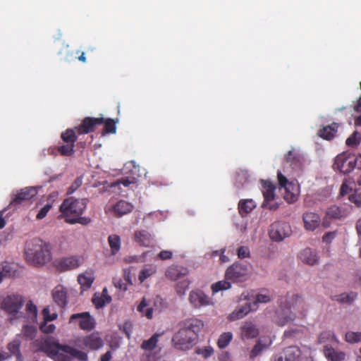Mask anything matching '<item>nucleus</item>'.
Wrapping results in <instances>:
<instances>
[{
	"label": "nucleus",
	"mask_w": 361,
	"mask_h": 361,
	"mask_svg": "<svg viewBox=\"0 0 361 361\" xmlns=\"http://www.w3.org/2000/svg\"><path fill=\"white\" fill-rule=\"evenodd\" d=\"M25 302L24 297L19 294H11L5 297L0 304V308L13 318L17 319L20 310Z\"/></svg>",
	"instance_id": "nucleus-6"
},
{
	"label": "nucleus",
	"mask_w": 361,
	"mask_h": 361,
	"mask_svg": "<svg viewBox=\"0 0 361 361\" xmlns=\"http://www.w3.org/2000/svg\"><path fill=\"white\" fill-rule=\"evenodd\" d=\"M87 202V199L68 197L64 200L59 208L61 213L59 217H64L65 221L68 223V219L81 216L86 209Z\"/></svg>",
	"instance_id": "nucleus-4"
},
{
	"label": "nucleus",
	"mask_w": 361,
	"mask_h": 361,
	"mask_svg": "<svg viewBox=\"0 0 361 361\" xmlns=\"http://www.w3.org/2000/svg\"><path fill=\"white\" fill-rule=\"evenodd\" d=\"M357 298V293L354 292L343 293L340 295H334L331 299L340 303L351 304Z\"/></svg>",
	"instance_id": "nucleus-33"
},
{
	"label": "nucleus",
	"mask_w": 361,
	"mask_h": 361,
	"mask_svg": "<svg viewBox=\"0 0 361 361\" xmlns=\"http://www.w3.org/2000/svg\"><path fill=\"white\" fill-rule=\"evenodd\" d=\"M20 345L21 341L18 338H16L13 339L11 342H10L8 345L7 348L11 353V354L16 356V360L18 361H22L23 360V356L20 353Z\"/></svg>",
	"instance_id": "nucleus-31"
},
{
	"label": "nucleus",
	"mask_w": 361,
	"mask_h": 361,
	"mask_svg": "<svg viewBox=\"0 0 361 361\" xmlns=\"http://www.w3.org/2000/svg\"><path fill=\"white\" fill-rule=\"evenodd\" d=\"M37 194V189L35 187H27L21 189L13 197L9 204V207H16L22 204L25 201H27L33 198Z\"/></svg>",
	"instance_id": "nucleus-12"
},
{
	"label": "nucleus",
	"mask_w": 361,
	"mask_h": 361,
	"mask_svg": "<svg viewBox=\"0 0 361 361\" xmlns=\"http://www.w3.org/2000/svg\"><path fill=\"white\" fill-rule=\"evenodd\" d=\"M159 335L155 334L148 340L144 341L141 345V348L145 350H154L158 342Z\"/></svg>",
	"instance_id": "nucleus-42"
},
{
	"label": "nucleus",
	"mask_w": 361,
	"mask_h": 361,
	"mask_svg": "<svg viewBox=\"0 0 361 361\" xmlns=\"http://www.w3.org/2000/svg\"><path fill=\"white\" fill-rule=\"evenodd\" d=\"M349 200L351 202H353L356 206H361V192H358V190H356L354 194H352L349 196Z\"/></svg>",
	"instance_id": "nucleus-59"
},
{
	"label": "nucleus",
	"mask_w": 361,
	"mask_h": 361,
	"mask_svg": "<svg viewBox=\"0 0 361 361\" xmlns=\"http://www.w3.org/2000/svg\"><path fill=\"white\" fill-rule=\"evenodd\" d=\"M42 314L44 318V322H51L57 319L58 314L56 312L52 314L50 313L49 306H47L43 308Z\"/></svg>",
	"instance_id": "nucleus-52"
},
{
	"label": "nucleus",
	"mask_w": 361,
	"mask_h": 361,
	"mask_svg": "<svg viewBox=\"0 0 361 361\" xmlns=\"http://www.w3.org/2000/svg\"><path fill=\"white\" fill-rule=\"evenodd\" d=\"M76 133L77 132L75 128H68L61 133V138L65 143L75 145L77 140Z\"/></svg>",
	"instance_id": "nucleus-35"
},
{
	"label": "nucleus",
	"mask_w": 361,
	"mask_h": 361,
	"mask_svg": "<svg viewBox=\"0 0 361 361\" xmlns=\"http://www.w3.org/2000/svg\"><path fill=\"white\" fill-rule=\"evenodd\" d=\"M355 166H357V158H354L347 152H343L336 156L333 166L335 170L345 174L351 172Z\"/></svg>",
	"instance_id": "nucleus-8"
},
{
	"label": "nucleus",
	"mask_w": 361,
	"mask_h": 361,
	"mask_svg": "<svg viewBox=\"0 0 361 361\" xmlns=\"http://www.w3.org/2000/svg\"><path fill=\"white\" fill-rule=\"evenodd\" d=\"M338 127L336 123H333L331 125L324 126L319 130L317 135L323 139L330 140L335 136Z\"/></svg>",
	"instance_id": "nucleus-29"
},
{
	"label": "nucleus",
	"mask_w": 361,
	"mask_h": 361,
	"mask_svg": "<svg viewBox=\"0 0 361 361\" xmlns=\"http://www.w3.org/2000/svg\"><path fill=\"white\" fill-rule=\"evenodd\" d=\"M277 178L279 180V184L280 186V190L282 188H286L288 185V183H292V182H290L288 180L286 176H284L281 171H278L277 173Z\"/></svg>",
	"instance_id": "nucleus-60"
},
{
	"label": "nucleus",
	"mask_w": 361,
	"mask_h": 361,
	"mask_svg": "<svg viewBox=\"0 0 361 361\" xmlns=\"http://www.w3.org/2000/svg\"><path fill=\"white\" fill-rule=\"evenodd\" d=\"M103 123L104 126V132L105 133H115L116 130V121L111 118H107L106 120L104 119Z\"/></svg>",
	"instance_id": "nucleus-50"
},
{
	"label": "nucleus",
	"mask_w": 361,
	"mask_h": 361,
	"mask_svg": "<svg viewBox=\"0 0 361 361\" xmlns=\"http://www.w3.org/2000/svg\"><path fill=\"white\" fill-rule=\"evenodd\" d=\"M279 304L281 312L277 314L275 322L280 326L293 322L296 317L303 318L306 316L308 306L299 294L281 297Z\"/></svg>",
	"instance_id": "nucleus-1"
},
{
	"label": "nucleus",
	"mask_w": 361,
	"mask_h": 361,
	"mask_svg": "<svg viewBox=\"0 0 361 361\" xmlns=\"http://www.w3.org/2000/svg\"><path fill=\"white\" fill-rule=\"evenodd\" d=\"M67 290L62 285L56 286L52 290L51 295L54 301L60 307H65L68 303Z\"/></svg>",
	"instance_id": "nucleus-19"
},
{
	"label": "nucleus",
	"mask_w": 361,
	"mask_h": 361,
	"mask_svg": "<svg viewBox=\"0 0 361 361\" xmlns=\"http://www.w3.org/2000/svg\"><path fill=\"white\" fill-rule=\"evenodd\" d=\"M26 313L31 321L35 322L37 317V307L32 302V300H29L25 306Z\"/></svg>",
	"instance_id": "nucleus-41"
},
{
	"label": "nucleus",
	"mask_w": 361,
	"mask_h": 361,
	"mask_svg": "<svg viewBox=\"0 0 361 361\" xmlns=\"http://www.w3.org/2000/svg\"><path fill=\"white\" fill-rule=\"evenodd\" d=\"M80 264V260L76 257L62 258L55 262L56 269L60 271L76 269Z\"/></svg>",
	"instance_id": "nucleus-18"
},
{
	"label": "nucleus",
	"mask_w": 361,
	"mask_h": 361,
	"mask_svg": "<svg viewBox=\"0 0 361 361\" xmlns=\"http://www.w3.org/2000/svg\"><path fill=\"white\" fill-rule=\"evenodd\" d=\"M190 283V282L188 279L178 281L176 285V293L180 297L183 296L185 294L186 290L188 289Z\"/></svg>",
	"instance_id": "nucleus-45"
},
{
	"label": "nucleus",
	"mask_w": 361,
	"mask_h": 361,
	"mask_svg": "<svg viewBox=\"0 0 361 361\" xmlns=\"http://www.w3.org/2000/svg\"><path fill=\"white\" fill-rule=\"evenodd\" d=\"M286 160L288 163H290L291 165L296 164L298 161V158L295 157L293 151H289L286 154Z\"/></svg>",
	"instance_id": "nucleus-64"
},
{
	"label": "nucleus",
	"mask_w": 361,
	"mask_h": 361,
	"mask_svg": "<svg viewBox=\"0 0 361 361\" xmlns=\"http://www.w3.org/2000/svg\"><path fill=\"white\" fill-rule=\"evenodd\" d=\"M299 257L302 262L309 265H314L318 262L317 252L309 247L301 251Z\"/></svg>",
	"instance_id": "nucleus-27"
},
{
	"label": "nucleus",
	"mask_w": 361,
	"mask_h": 361,
	"mask_svg": "<svg viewBox=\"0 0 361 361\" xmlns=\"http://www.w3.org/2000/svg\"><path fill=\"white\" fill-rule=\"evenodd\" d=\"M63 352L70 355L80 361H87L88 360L87 354L83 351L79 350L68 345H63Z\"/></svg>",
	"instance_id": "nucleus-30"
},
{
	"label": "nucleus",
	"mask_w": 361,
	"mask_h": 361,
	"mask_svg": "<svg viewBox=\"0 0 361 361\" xmlns=\"http://www.w3.org/2000/svg\"><path fill=\"white\" fill-rule=\"evenodd\" d=\"M81 342L84 347L91 350H97L104 345V341L98 332H93L84 336Z\"/></svg>",
	"instance_id": "nucleus-15"
},
{
	"label": "nucleus",
	"mask_w": 361,
	"mask_h": 361,
	"mask_svg": "<svg viewBox=\"0 0 361 361\" xmlns=\"http://www.w3.org/2000/svg\"><path fill=\"white\" fill-rule=\"evenodd\" d=\"M305 228L313 231L319 227L321 223L320 216L314 212H306L302 216Z\"/></svg>",
	"instance_id": "nucleus-20"
},
{
	"label": "nucleus",
	"mask_w": 361,
	"mask_h": 361,
	"mask_svg": "<svg viewBox=\"0 0 361 361\" xmlns=\"http://www.w3.org/2000/svg\"><path fill=\"white\" fill-rule=\"evenodd\" d=\"M37 328L32 325L25 324L23 326L22 334L26 340H33L37 335Z\"/></svg>",
	"instance_id": "nucleus-39"
},
{
	"label": "nucleus",
	"mask_w": 361,
	"mask_h": 361,
	"mask_svg": "<svg viewBox=\"0 0 361 361\" xmlns=\"http://www.w3.org/2000/svg\"><path fill=\"white\" fill-rule=\"evenodd\" d=\"M252 200H241L238 203V211L242 216H245L255 207Z\"/></svg>",
	"instance_id": "nucleus-32"
},
{
	"label": "nucleus",
	"mask_w": 361,
	"mask_h": 361,
	"mask_svg": "<svg viewBox=\"0 0 361 361\" xmlns=\"http://www.w3.org/2000/svg\"><path fill=\"white\" fill-rule=\"evenodd\" d=\"M292 233L291 227L289 224L283 221L274 222L269 231L270 238L276 242H281L287 237H289Z\"/></svg>",
	"instance_id": "nucleus-9"
},
{
	"label": "nucleus",
	"mask_w": 361,
	"mask_h": 361,
	"mask_svg": "<svg viewBox=\"0 0 361 361\" xmlns=\"http://www.w3.org/2000/svg\"><path fill=\"white\" fill-rule=\"evenodd\" d=\"M228 281L229 280L226 279L212 284L211 287L212 292L215 293L221 290H226L231 288V284Z\"/></svg>",
	"instance_id": "nucleus-43"
},
{
	"label": "nucleus",
	"mask_w": 361,
	"mask_h": 361,
	"mask_svg": "<svg viewBox=\"0 0 361 361\" xmlns=\"http://www.w3.org/2000/svg\"><path fill=\"white\" fill-rule=\"evenodd\" d=\"M91 221V219L87 216H78L74 218L68 219V224H80L82 225H87Z\"/></svg>",
	"instance_id": "nucleus-53"
},
{
	"label": "nucleus",
	"mask_w": 361,
	"mask_h": 361,
	"mask_svg": "<svg viewBox=\"0 0 361 361\" xmlns=\"http://www.w3.org/2000/svg\"><path fill=\"white\" fill-rule=\"evenodd\" d=\"M188 274V270L187 268L177 265H172L168 267L165 275L168 279L172 281H176L181 277L185 276Z\"/></svg>",
	"instance_id": "nucleus-24"
},
{
	"label": "nucleus",
	"mask_w": 361,
	"mask_h": 361,
	"mask_svg": "<svg viewBox=\"0 0 361 361\" xmlns=\"http://www.w3.org/2000/svg\"><path fill=\"white\" fill-rule=\"evenodd\" d=\"M148 304L145 298H143L139 305L137 307V310L142 313V315H145L147 319H152L153 316V309L152 307H147Z\"/></svg>",
	"instance_id": "nucleus-38"
},
{
	"label": "nucleus",
	"mask_w": 361,
	"mask_h": 361,
	"mask_svg": "<svg viewBox=\"0 0 361 361\" xmlns=\"http://www.w3.org/2000/svg\"><path fill=\"white\" fill-rule=\"evenodd\" d=\"M47 322H43L39 326V329L43 333L51 334L55 331L56 326L53 324H47Z\"/></svg>",
	"instance_id": "nucleus-57"
},
{
	"label": "nucleus",
	"mask_w": 361,
	"mask_h": 361,
	"mask_svg": "<svg viewBox=\"0 0 361 361\" xmlns=\"http://www.w3.org/2000/svg\"><path fill=\"white\" fill-rule=\"evenodd\" d=\"M345 340L350 343L361 342V332L348 331L345 334Z\"/></svg>",
	"instance_id": "nucleus-49"
},
{
	"label": "nucleus",
	"mask_w": 361,
	"mask_h": 361,
	"mask_svg": "<svg viewBox=\"0 0 361 361\" xmlns=\"http://www.w3.org/2000/svg\"><path fill=\"white\" fill-rule=\"evenodd\" d=\"M108 242L113 255L116 254L121 248V239L117 235H110L108 237Z\"/></svg>",
	"instance_id": "nucleus-36"
},
{
	"label": "nucleus",
	"mask_w": 361,
	"mask_h": 361,
	"mask_svg": "<svg viewBox=\"0 0 361 361\" xmlns=\"http://www.w3.org/2000/svg\"><path fill=\"white\" fill-rule=\"evenodd\" d=\"M121 330L126 336L128 338H130L133 331V324L130 321H126L123 324L119 326Z\"/></svg>",
	"instance_id": "nucleus-54"
},
{
	"label": "nucleus",
	"mask_w": 361,
	"mask_h": 361,
	"mask_svg": "<svg viewBox=\"0 0 361 361\" xmlns=\"http://www.w3.org/2000/svg\"><path fill=\"white\" fill-rule=\"evenodd\" d=\"M250 273V269L247 264L235 262L227 268L225 279L233 283H241L249 279Z\"/></svg>",
	"instance_id": "nucleus-7"
},
{
	"label": "nucleus",
	"mask_w": 361,
	"mask_h": 361,
	"mask_svg": "<svg viewBox=\"0 0 361 361\" xmlns=\"http://www.w3.org/2000/svg\"><path fill=\"white\" fill-rule=\"evenodd\" d=\"M300 355L301 351L298 346H288L275 356V361H296Z\"/></svg>",
	"instance_id": "nucleus-16"
},
{
	"label": "nucleus",
	"mask_w": 361,
	"mask_h": 361,
	"mask_svg": "<svg viewBox=\"0 0 361 361\" xmlns=\"http://www.w3.org/2000/svg\"><path fill=\"white\" fill-rule=\"evenodd\" d=\"M267 345L262 344L261 341H258L255 345L253 347L252 350L250 352V357L253 359L259 355L265 348H267Z\"/></svg>",
	"instance_id": "nucleus-51"
},
{
	"label": "nucleus",
	"mask_w": 361,
	"mask_h": 361,
	"mask_svg": "<svg viewBox=\"0 0 361 361\" xmlns=\"http://www.w3.org/2000/svg\"><path fill=\"white\" fill-rule=\"evenodd\" d=\"M195 353V354L202 356L204 359H207L214 354V350L212 346H204L196 348Z\"/></svg>",
	"instance_id": "nucleus-44"
},
{
	"label": "nucleus",
	"mask_w": 361,
	"mask_h": 361,
	"mask_svg": "<svg viewBox=\"0 0 361 361\" xmlns=\"http://www.w3.org/2000/svg\"><path fill=\"white\" fill-rule=\"evenodd\" d=\"M51 208V204H45L38 212V214L36 216V218L39 220L44 219L46 215L47 214L48 212Z\"/></svg>",
	"instance_id": "nucleus-61"
},
{
	"label": "nucleus",
	"mask_w": 361,
	"mask_h": 361,
	"mask_svg": "<svg viewBox=\"0 0 361 361\" xmlns=\"http://www.w3.org/2000/svg\"><path fill=\"white\" fill-rule=\"evenodd\" d=\"M348 214V212L346 209L332 205L327 209L323 224L324 226H328L330 223L329 221L341 219L347 216Z\"/></svg>",
	"instance_id": "nucleus-14"
},
{
	"label": "nucleus",
	"mask_w": 361,
	"mask_h": 361,
	"mask_svg": "<svg viewBox=\"0 0 361 361\" xmlns=\"http://www.w3.org/2000/svg\"><path fill=\"white\" fill-rule=\"evenodd\" d=\"M240 333L243 339H250L257 337L259 331L254 323L248 321L240 327Z\"/></svg>",
	"instance_id": "nucleus-21"
},
{
	"label": "nucleus",
	"mask_w": 361,
	"mask_h": 361,
	"mask_svg": "<svg viewBox=\"0 0 361 361\" xmlns=\"http://www.w3.org/2000/svg\"><path fill=\"white\" fill-rule=\"evenodd\" d=\"M134 240L143 247H150L154 243L152 235L145 230L136 231L134 233Z\"/></svg>",
	"instance_id": "nucleus-22"
},
{
	"label": "nucleus",
	"mask_w": 361,
	"mask_h": 361,
	"mask_svg": "<svg viewBox=\"0 0 361 361\" xmlns=\"http://www.w3.org/2000/svg\"><path fill=\"white\" fill-rule=\"evenodd\" d=\"M114 284L116 288L123 291H126L128 289V283L123 282L121 279H114Z\"/></svg>",
	"instance_id": "nucleus-63"
},
{
	"label": "nucleus",
	"mask_w": 361,
	"mask_h": 361,
	"mask_svg": "<svg viewBox=\"0 0 361 361\" xmlns=\"http://www.w3.org/2000/svg\"><path fill=\"white\" fill-rule=\"evenodd\" d=\"M237 255L240 259L250 257V252L249 247L247 246H240L237 250Z\"/></svg>",
	"instance_id": "nucleus-58"
},
{
	"label": "nucleus",
	"mask_w": 361,
	"mask_h": 361,
	"mask_svg": "<svg viewBox=\"0 0 361 361\" xmlns=\"http://www.w3.org/2000/svg\"><path fill=\"white\" fill-rule=\"evenodd\" d=\"M157 271L156 267L154 266H149L147 268L143 269L140 271L138 279L142 283L145 280H146L149 276H152L154 274H155Z\"/></svg>",
	"instance_id": "nucleus-46"
},
{
	"label": "nucleus",
	"mask_w": 361,
	"mask_h": 361,
	"mask_svg": "<svg viewBox=\"0 0 361 361\" xmlns=\"http://www.w3.org/2000/svg\"><path fill=\"white\" fill-rule=\"evenodd\" d=\"M78 320L79 327L84 331H91L94 329L96 321L88 312L73 314L70 317L69 323Z\"/></svg>",
	"instance_id": "nucleus-11"
},
{
	"label": "nucleus",
	"mask_w": 361,
	"mask_h": 361,
	"mask_svg": "<svg viewBox=\"0 0 361 361\" xmlns=\"http://www.w3.org/2000/svg\"><path fill=\"white\" fill-rule=\"evenodd\" d=\"M262 194L264 196V202L262 207L269 210H276L279 208V204L270 203L275 197V185L270 180H262Z\"/></svg>",
	"instance_id": "nucleus-10"
},
{
	"label": "nucleus",
	"mask_w": 361,
	"mask_h": 361,
	"mask_svg": "<svg viewBox=\"0 0 361 361\" xmlns=\"http://www.w3.org/2000/svg\"><path fill=\"white\" fill-rule=\"evenodd\" d=\"M256 310L252 303L246 302L245 305L238 307L230 315L229 319L231 321L238 320L243 318L252 310Z\"/></svg>",
	"instance_id": "nucleus-25"
},
{
	"label": "nucleus",
	"mask_w": 361,
	"mask_h": 361,
	"mask_svg": "<svg viewBox=\"0 0 361 361\" xmlns=\"http://www.w3.org/2000/svg\"><path fill=\"white\" fill-rule=\"evenodd\" d=\"M56 149L59 154L64 157H70L75 152V145L66 143L65 145L58 146Z\"/></svg>",
	"instance_id": "nucleus-40"
},
{
	"label": "nucleus",
	"mask_w": 361,
	"mask_h": 361,
	"mask_svg": "<svg viewBox=\"0 0 361 361\" xmlns=\"http://www.w3.org/2000/svg\"><path fill=\"white\" fill-rule=\"evenodd\" d=\"M103 122V118L85 117L78 126L75 127V129L78 135L87 134L94 132L95 127L102 124Z\"/></svg>",
	"instance_id": "nucleus-13"
},
{
	"label": "nucleus",
	"mask_w": 361,
	"mask_h": 361,
	"mask_svg": "<svg viewBox=\"0 0 361 361\" xmlns=\"http://www.w3.org/2000/svg\"><path fill=\"white\" fill-rule=\"evenodd\" d=\"M271 300V297L267 294L259 293L256 296V300L252 303L254 307L257 308V303H267Z\"/></svg>",
	"instance_id": "nucleus-55"
},
{
	"label": "nucleus",
	"mask_w": 361,
	"mask_h": 361,
	"mask_svg": "<svg viewBox=\"0 0 361 361\" xmlns=\"http://www.w3.org/2000/svg\"><path fill=\"white\" fill-rule=\"evenodd\" d=\"M25 255L26 261L35 267H42L52 259L50 245L39 238L27 242Z\"/></svg>",
	"instance_id": "nucleus-3"
},
{
	"label": "nucleus",
	"mask_w": 361,
	"mask_h": 361,
	"mask_svg": "<svg viewBox=\"0 0 361 361\" xmlns=\"http://www.w3.org/2000/svg\"><path fill=\"white\" fill-rule=\"evenodd\" d=\"M361 142V134L357 131H355L347 138L345 141L346 145L349 147H357Z\"/></svg>",
	"instance_id": "nucleus-47"
},
{
	"label": "nucleus",
	"mask_w": 361,
	"mask_h": 361,
	"mask_svg": "<svg viewBox=\"0 0 361 361\" xmlns=\"http://www.w3.org/2000/svg\"><path fill=\"white\" fill-rule=\"evenodd\" d=\"M283 198L288 203H293L298 200L299 195V188L295 183H288V185L283 188Z\"/></svg>",
	"instance_id": "nucleus-26"
},
{
	"label": "nucleus",
	"mask_w": 361,
	"mask_h": 361,
	"mask_svg": "<svg viewBox=\"0 0 361 361\" xmlns=\"http://www.w3.org/2000/svg\"><path fill=\"white\" fill-rule=\"evenodd\" d=\"M133 205L125 200H120L112 207L114 214L116 217H121L131 212L133 209Z\"/></svg>",
	"instance_id": "nucleus-23"
},
{
	"label": "nucleus",
	"mask_w": 361,
	"mask_h": 361,
	"mask_svg": "<svg viewBox=\"0 0 361 361\" xmlns=\"http://www.w3.org/2000/svg\"><path fill=\"white\" fill-rule=\"evenodd\" d=\"M59 350H56V355L51 357V359H52L54 361H71V358L69 356L63 353H60Z\"/></svg>",
	"instance_id": "nucleus-62"
},
{
	"label": "nucleus",
	"mask_w": 361,
	"mask_h": 361,
	"mask_svg": "<svg viewBox=\"0 0 361 361\" xmlns=\"http://www.w3.org/2000/svg\"><path fill=\"white\" fill-rule=\"evenodd\" d=\"M180 329L172 337L173 345L178 350H188L196 344L204 323L201 319L189 318L180 322Z\"/></svg>",
	"instance_id": "nucleus-2"
},
{
	"label": "nucleus",
	"mask_w": 361,
	"mask_h": 361,
	"mask_svg": "<svg viewBox=\"0 0 361 361\" xmlns=\"http://www.w3.org/2000/svg\"><path fill=\"white\" fill-rule=\"evenodd\" d=\"M92 300L96 308L99 309L102 307L105 304L109 303L111 301V298L106 297V300H104L100 295L95 293Z\"/></svg>",
	"instance_id": "nucleus-48"
},
{
	"label": "nucleus",
	"mask_w": 361,
	"mask_h": 361,
	"mask_svg": "<svg viewBox=\"0 0 361 361\" xmlns=\"http://www.w3.org/2000/svg\"><path fill=\"white\" fill-rule=\"evenodd\" d=\"M82 179L81 177L77 178L71 185L68 188L67 195L73 194L78 188L82 185Z\"/></svg>",
	"instance_id": "nucleus-56"
},
{
	"label": "nucleus",
	"mask_w": 361,
	"mask_h": 361,
	"mask_svg": "<svg viewBox=\"0 0 361 361\" xmlns=\"http://www.w3.org/2000/svg\"><path fill=\"white\" fill-rule=\"evenodd\" d=\"M324 354L328 361H343L345 358V353L329 346L324 347Z\"/></svg>",
	"instance_id": "nucleus-28"
},
{
	"label": "nucleus",
	"mask_w": 361,
	"mask_h": 361,
	"mask_svg": "<svg viewBox=\"0 0 361 361\" xmlns=\"http://www.w3.org/2000/svg\"><path fill=\"white\" fill-rule=\"evenodd\" d=\"M233 338V334L231 332H224L220 335L218 341L217 345L219 348L224 349L226 348L228 344L231 343Z\"/></svg>",
	"instance_id": "nucleus-37"
},
{
	"label": "nucleus",
	"mask_w": 361,
	"mask_h": 361,
	"mask_svg": "<svg viewBox=\"0 0 361 361\" xmlns=\"http://www.w3.org/2000/svg\"><path fill=\"white\" fill-rule=\"evenodd\" d=\"M78 281L80 285L81 289L86 290L91 287L94 281V277L91 273L86 272L78 276Z\"/></svg>",
	"instance_id": "nucleus-34"
},
{
	"label": "nucleus",
	"mask_w": 361,
	"mask_h": 361,
	"mask_svg": "<svg viewBox=\"0 0 361 361\" xmlns=\"http://www.w3.org/2000/svg\"><path fill=\"white\" fill-rule=\"evenodd\" d=\"M189 301L195 308L209 305V298L201 290H192L189 294Z\"/></svg>",
	"instance_id": "nucleus-17"
},
{
	"label": "nucleus",
	"mask_w": 361,
	"mask_h": 361,
	"mask_svg": "<svg viewBox=\"0 0 361 361\" xmlns=\"http://www.w3.org/2000/svg\"><path fill=\"white\" fill-rule=\"evenodd\" d=\"M63 345L54 337L50 336H42L31 343L34 352L43 353L49 358L56 355V350L63 351Z\"/></svg>",
	"instance_id": "nucleus-5"
}]
</instances>
